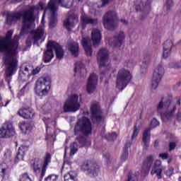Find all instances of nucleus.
I'll return each instance as SVG.
<instances>
[{
	"label": "nucleus",
	"mask_w": 181,
	"mask_h": 181,
	"mask_svg": "<svg viewBox=\"0 0 181 181\" xmlns=\"http://www.w3.org/2000/svg\"><path fill=\"white\" fill-rule=\"evenodd\" d=\"M73 2L74 0H50L45 9V4L40 2L38 6L30 7L29 10L25 11L23 13L22 12L12 13L11 11H5L3 15L6 16V22L7 25H12V23L21 21V18H23V28L20 36L30 33L26 43L27 45H31L32 42L36 43L42 37H45V30L43 29L45 26V15L46 13L49 15V28H54L57 25V5H61L62 8L69 9L73 6ZM39 9L41 11L45 9L41 21L42 25L37 30L32 31V29L35 28V15L39 13Z\"/></svg>",
	"instance_id": "1"
},
{
	"label": "nucleus",
	"mask_w": 181,
	"mask_h": 181,
	"mask_svg": "<svg viewBox=\"0 0 181 181\" xmlns=\"http://www.w3.org/2000/svg\"><path fill=\"white\" fill-rule=\"evenodd\" d=\"M12 31H8L6 37H0V52L6 53L4 58L6 69V80L8 83L11 82V78L13 74L18 71V59H16V53H18V45L19 42V35H16L14 39L11 41L13 35Z\"/></svg>",
	"instance_id": "2"
},
{
	"label": "nucleus",
	"mask_w": 181,
	"mask_h": 181,
	"mask_svg": "<svg viewBox=\"0 0 181 181\" xmlns=\"http://www.w3.org/2000/svg\"><path fill=\"white\" fill-rule=\"evenodd\" d=\"M173 100L172 95H168L157 104L156 111L160 115L163 122H168L172 118L181 122V111L178 110L176 113V103Z\"/></svg>",
	"instance_id": "3"
},
{
	"label": "nucleus",
	"mask_w": 181,
	"mask_h": 181,
	"mask_svg": "<svg viewBox=\"0 0 181 181\" xmlns=\"http://www.w3.org/2000/svg\"><path fill=\"white\" fill-rule=\"evenodd\" d=\"M74 132L75 135L80 136L76 139V141L82 144L83 146L91 145V141L83 137V135H90L93 132V125L90 119L86 117L78 119L74 128Z\"/></svg>",
	"instance_id": "4"
},
{
	"label": "nucleus",
	"mask_w": 181,
	"mask_h": 181,
	"mask_svg": "<svg viewBox=\"0 0 181 181\" xmlns=\"http://www.w3.org/2000/svg\"><path fill=\"white\" fill-rule=\"evenodd\" d=\"M53 50H55L57 59L59 60L63 59L64 52L63 51L62 46L54 41H49L47 45V50L44 54L45 63H50V62H52V59L54 57Z\"/></svg>",
	"instance_id": "5"
},
{
	"label": "nucleus",
	"mask_w": 181,
	"mask_h": 181,
	"mask_svg": "<svg viewBox=\"0 0 181 181\" xmlns=\"http://www.w3.org/2000/svg\"><path fill=\"white\" fill-rule=\"evenodd\" d=\"M132 80V73L131 71L122 68L117 72V79H116V87L118 90L122 91L124 88L129 84Z\"/></svg>",
	"instance_id": "6"
},
{
	"label": "nucleus",
	"mask_w": 181,
	"mask_h": 181,
	"mask_svg": "<svg viewBox=\"0 0 181 181\" xmlns=\"http://www.w3.org/2000/svg\"><path fill=\"white\" fill-rule=\"evenodd\" d=\"M52 81L50 76H44L37 79L35 83V91L37 95H47L50 90Z\"/></svg>",
	"instance_id": "7"
},
{
	"label": "nucleus",
	"mask_w": 181,
	"mask_h": 181,
	"mask_svg": "<svg viewBox=\"0 0 181 181\" xmlns=\"http://www.w3.org/2000/svg\"><path fill=\"white\" fill-rule=\"evenodd\" d=\"M52 162V155L49 153H47L44 160L42 161L40 159H36L33 163V169L35 173H40L41 179H43L46 175V170H47V166H49V163ZM42 170L40 173V165H42Z\"/></svg>",
	"instance_id": "8"
},
{
	"label": "nucleus",
	"mask_w": 181,
	"mask_h": 181,
	"mask_svg": "<svg viewBox=\"0 0 181 181\" xmlns=\"http://www.w3.org/2000/svg\"><path fill=\"white\" fill-rule=\"evenodd\" d=\"M81 105L78 95L73 94L69 96L64 103V112H76L80 110Z\"/></svg>",
	"instance_id": "9"
},
{
	"label": "nucleus",
	"mask_w": 181,
	"mask_h": 181,
	"mask_svg": "<svg viewBox=\"0 0 181 181\" xmlns=\"http://www.w3.org/2000/svg\"><path fill=\"white\" fill-rule=\"evenodd\" d=\"M103 25L108 30H114L118 26V18L115 11H108L103 17Z\"/></svg>",
	"instance_id": "10"
},
{
	"label": "nucleus",
	"mask_w": 181,
	"mask_h": 181,
	"mask_svg": "<svg viewBox=\"0 0 181 181\" xmlns=\"http://www.w3.org/2000/svg\"><path fill=\"white\" fill-rule=\"evenodd\" d=\"M165 74V68L163 67V63H160L154 69L153 73V77L151 80V87L153 90H156V88L158 87L159 83L162 81V78Z\"/></svg>",
	"instance_id": "11"
},
{
	"label": "nucleus",
	"mask_w": 181,
	"mask_h": 181,
	"mask_svg": "<svg viewBox=\"0 0 181 181\" xmlns=\"http://www.w3.org/2000/svg\"><path fill=\"white\" fill-rule=\"evenodd\" d=\"M15 134V127L11 122H4L0 128V138H11Z\"/></svg>",
	"instance_id": "12"
},
{
	"label": "nucleus",
	"mask_w": 181,
	"mask_h": 181,
	"mask_svg": "<svg viewBox=\"0 0 181 181\" xmlns=\"http://www.w3.org/2000/svg\"><path fill=\"white\" fill-rule=\"evenodd\" d=\"M90 111L92 114V121L95 122H103L104 119L103 118V112L98 103H93L90 105Z\"/></svg>",
	"instance_id": "13"
},
{
	"label": "nucleus",
	"mask_w": 181,
	"mask_h": 181,
	"mask_svg": "<svg viewBox=\"0 0 181 181\" xmlns=\"http://www.w3.org/2000/svg\"><path fill=\"white\" fill-rule=\"evenodd\" d=\"M98 63L100 69L107 66V63L110 59V52L107 48H100L97 55Z\"/></svg>",
	"instance_id": "14"
},
{
	"label": "nucleus",
	"mask_w": 181,
	"mask_h": 181,
	"mask_svg": "<svg viewBox=\"0 0 181 181\" xmlns=\"http://www.w3.org/2000/svg\"><path fill=\"white\" fill-rule=\"evenodd\" d=\"M81 170L89 172L93 176H97L100 173V167L88 160L84 161L81 166Z\"/></svg>",
	"instance_id": "15"
},
{
	"label": "nucleus",
	"mask_w": 181,
	"mask_h": 181,
	"mask_svg": "<svg viewBox=\"0 0 181 181\" xmlns=\"http://www.w3.org/2000/svg\"><path fill=\"white\" fill-rule=\"evenodd\" d=\"M98 81V78L95 74H92L90 75L88 83L86 86V91L89 94H93L94 91H95V88H97V83Z\"/></svg>",
	"instance_id": "16"
},
{
	"label": "nucleus",
	"mask_w": 181,
	"mask_h": 181,
	"mask_svg": "<svg viewBox=\"0 0 181 181\" xmlns=\"http://www.w3.org/2000/svg\"><path fill=\"white\" fill-rule=\"evenodd\" d=\"M81 25H79L81 29H85L86 25H92L93 26L98 23V20L97 18H93L91 16L86 15V13H82L81 16Z\"/></svg>",
	"instance_id": "17"
},
{
	"label": "nucleus",
	"mask_w": 181,
	"mask_h": 181,
	"mask_svg": "<svg viewBox=\"0 0 181 181\" xmlns=\"http://www.w3.org/2000/svg\"><path fill=\"white\" fill-rule=\"evenodd\" d=\"M165 167H162V161L160 160H156L153 165V168L151 175H156L158 179H162V172H163Z\"/></svg>",
	"instance_id": "18"
},
{
	"label": "nucleus",
	"mask_w": 181,
	"mask_h": 181,
	"mask_svg": "<svg viewBox=\"0 0 181 181\" xmlns=\"http://www.w3.org/2000/svg\"><path fill=\"white\" fill-rule=\"evenodd\" d=\"M149 2L146 4L145 6L144 4V2H142V0H136V12H139V11L141 12H143L145 15H148L151 11V2H152V0H148Z\"/></svg>",
	"instance_id": "19"
},
{
	"label": "nucleus",
	"mask_w": 181,
	"mask_h": 181,
	"mask_svg": "<svg viewBox=\"0 0 181 181\" xmlns=\"http://www.w3.org/2000/svg\"><path fill=\"white\" fill-rule=\"evenodd\" d=\"M18 115L25 119H31L35 117V112L30 108L23 107L18 111Z\"/></svg>",
	"instance_id": "20"
},
{
	"label": "nucleus",
	"mask_w": 181,
	"mask_h": 181,
	"mask_svg": "<svg viewBox=\"0 0 181 181\" xmlns=\"http://www.w3.org/2000/svg\"><path fill=\"white\" fill-rule=\"evenodd\" d=\"M173 48V41L172 40H167L163 44V56L164 59L169 57L172 54V49Z\"/></svg>",
	"instance_id": "21"
},
{
	"label": "nucleus",
	"mask_w": 181,
	"mask_h": 181,
	"mask_svg": "<svg viewBox=\"0 0 181 181\" xmlns=\"http://www.w3.org/2000/svg\"><path fill=\"white\" fill-rule=\"evenodd\" d=\"M91 39L94 47H98L101 42V31L97 28L92 30Z\"/></svg>",
	"instance_id": "22"
},
{
	"label": "nucleus",
	"mask_w": 181,
	"mask_h": 181,
	"mask_svg": "<svg viewBox=\"0 0 181 181\" xmlns=\"http://www.w3.org/2000/svg\"><path fill=\"white\" fill-rule=\"evenodd\" d=\"M78 22V16L76 15H71L68 18L64 21V26L66 29L70 30L74 27V25Z\"/></svg>",
	"instance_id": "23"
},
{
	"label": "nucleus",
	"mask_w": 181,
	"mask_h": 181,
	"mask_svg": "<svg viewBox=\"0 0 181 181\" xmlns=\"http://www.w3.org/2000/svg\"><path fill=\"white\" fill-rule=\"evenodd\" d=\"M124 39H125V35L124 32L120 31L114 37L112 46L114 47H120L121 45H122V42H124Z\"/></svg>",
	"instance_id": "24"
},
{
	"label": "nucleus",
	"mask_w": 181,
	"mask_h": 181,
	"mask_svg": "<svg viewBox=\"0 0 181 181\" xmlns=\"http://www.w3.org/2000/svg\"><path fill=\"white\" fill-rule=\"evenodd\" d=\"M153 155L146 157L142 165V170L144 172H149V170L153 166Z\"/></svg>",
	"instance_id": "25"
},
{
	"label": "nucleus",
	"mask_w": 181,
	"mask_h": 181,
	"mask_svg": "<svg viewBox=\"0 0 181 181\" xmlns=\"http://www.w3.org/2000/svg\"><path fill=\"white\" fill-rule=\"evenodd\" d=\"M88 37L83 38L81 41V45L84 48V50L87 56H91V54H93V48L91 47V44L88 42Z\"/></svg>",
	"instance_id": "26"
},
{
	"label": "nucleus",
	"mask_w": 181,
	"mask_h": 181,
	"mask_svg": "<svg viewBox=\"0 0 181 181\" xmlns=\"http://www.w3.org/2000/svg\"><path fill=\"white\" fill-rule=\"evenodd\" d=\"M18 127L23 134H29L32 131V123L29 122H21Z\"/></svg>",
	"instance_id": "27"
},
{
	"label": "nucleus",
	"mask_w": 181,
	"mask_h": 181,
	"mask_svg": "<svg viewBox=\"0 0 181 181\" xmlns=\"http://www.w3.org/2000/svg\"><path fill=\"white\" fill-rule=\"evenodd\" d=\"M143 142L144 148L149 146V142H151V129H146L143 133Z\"/></svg>",
	"instance_id": "28"
},
{
	"label": "nucleus",
	"mask_w": 181,
	"mask_h": 181,
	"mask_svg": "<svg viewBox=\"0 0 181 181\" xmlns=\"http://www.w3.org/2000/svg\"><path fill=\"white\" fill-rule=\"evenodd\" d=\"M27 151H29V147H28V146H21L18 148L16 159H18V160H23V156H25Z\"/></svg>",
	"instance_id": "29"
},
{
	"label": "nucleus",
	"mask_w": 181,
	"mask_h": 181,
	"mask_svg": "<svg viewBox=\"0 0 181 181\" xmlns=\"http://www.w3.org/2000/svg\"><path fill=\"white\" fill-rule=\"evenodd\" d=\"M69 49L70 52H71L72 56H74L76 57V56H78V43L77 42H71L69 45Z\"/></svg>",
	"instance_id": "30"
},
{
	"label": "nucleus",
	"mask_w": 181,
	"mask_h": 181,
	"mask_svg": "<svg viewBox=\"0 0 181 181\" xmlns=\"http://www.w3.org/2000/svg\"><path fill=\"white\" fill-rule=\"evenodd\" d=\"M75 73H79L80 74L87 73V70L81 62H78L75 64L74 69Z\"/></svg>",
	"instance_id": "31"
},
{
	"label": "nucleus",
	"mask_w": 181,
	"mask_h": 181,
	"mask_svg": "<svg viewBox=\"0 0 181 181\" xmlns=\"http://www.w3.org/2000/svg\"><path fill=\"white\" fill-rule=\"evenodd\" d=\"M132 143L127 142L124 148L123 153L121 156V160L125 162L128 159V148L131 146Z\"/></svg>",
	"instance_id": "32"
},
{
	"label": "nucleus",
	"mask_w": 181,
	"mask_h": 181,
	"mask_svg": "<svg viewBox=\"0 0 181 181\" xmlns=\"http://www.w3.org/2000/svg\"><path fill=\"white\" fill-rule=\"evenodd\" d=\"M29 71H32V66L27 65L23 66L20 69V76L23 77V76H29Z\"/></svg>",
	"instance_id": "33"
},
{
	"label": "nucleus",
	"mask_w": 181,
	"mask_h": 181,
	"mask_svg": "<svg viewBox=\"0 0 181 181\" xmlns=\"http://www.w3.org/2000/svg\"><path fill=\"white\" fill-rule=\"evenodd\" d=\"M43 121H44V122L45 123V125H46L47 135H48L49 136H53V133H54L53 129H52V128H50L49 126H47L49 122H51L50 119H47V118L45 117L43 119Z\"/></svg>",
	"instance_id": "34"
},
{
	"label": "nucleus",
	"mask_w": 181,
	"mask_h": 181,
	"mask_svg": "<svg viewBox=\"0 0 181 181\" xmlns=\"http://www.w3.org/2000/svg\"><path fill=\"white\" fill-rule=\"evenodd\" d=\"M68 173L64 175V181H76V175L71 171H67Z\"/></svg>",
	"instance_id": "35"
},
{
	"label": "nucleus",
	"mask_w": 181,
	"mask_h": 181,
	"mask_svg": "<svg viewBox=\"0 0 181 181\" xmlns=\"http://www.w3.org/2000/svg\"><path fill=\"white\" fill-rule=\"evenodd\" d=\"M70 149V155L71 156H73V155H74L77 152V151H78V144H77V142L74 141V143H72L71 144Z\"/></svg>",
	"instance_id": "36"
},
{
	"label": "nucleus",
	"mask_w": 181,
	"mask_h": 181,
	"mask_svg": "<svg viewBox=\"0 0 181 181\" xmlns=\"http://www.w3.org/2000/svg\"><path fill=\"white\" fill-rule=\"evenodd\" d=\"M148 66L149 62H148L147 61H143L140 69L141 73H142V74H145V73H146Z\"/></svg>",
	"instance_id": "37"
},
{
	"label": "nucleus",
	"mask_w": 181,
	"mask_h": 181,
	"mask_svg": "<svg viewBox=\"0 0 181 181\" xmlns=\"http://www.w3.org/2000/svg\"><path fill=\"white\" fill-rule=\"evenodd\" d=\"M30 90V84L26 83L20 91L21 95H25Z\"/></svg>",
	"instance_id": "38"
},
{
	"label": "nucleus",
	"mask_w": 181,
	"mask_h": 181,
	"mask_svg": "<svg viewBox=\"0 0 181 181\" xmlns=\"http://www.w3.org/2000/svg\"><path fill=\"white\" fill-rule=\"evenodd\" d=\"M174 5L175 3L173 2V0H166L164 8L167 9V11H169Z\"/></svg>",
	"instance_id": "39"
},
{
	"label": "nucleus",
	"mask_w": 181,
	"mask_h": 181,
	"mask_svg": "<svg viewBox=\"0 0 181 181\" xmlns=\"http://www.w3.org/2000/svg\"><path fill=\"white\" fill-rule=\"evenodd\" d=\"M70 165H71L70 162L64 161L61 173H66V169H70Z\"/></svg>",
	"instance_id": "40"
},
{
	"label": "nucleus",
	"mask_w": 181,
	"mask_h": 181,
	"mask_svg": "<svg viewBox=\"0 0 181 181\" xmlns=\"http://www.w3.org/2000/svg\"><path fill=\"white\" fill-rule=\"evenodd\" d=\"M159 121L156 119V118H153L151 122V128H156V127H159Z\"/></svg>",
	"instance_id": "41"
},
{
	"label": "nucleus",
	"mask_w": 181,
	"mask_h": 181,
	"mask_svg": "<svg viewBox=\"0 0 181 181\" xmlns=\"http://www.w3.org/2000/svg\"><path fill=\"white\" fill-rule=\"evenodd\" d=\"M20 181H32L28 173H24L21 176Z\"/></svg>",
	"instance_id": "42"
},
{
	"label": "nucleus",
	"mask_w": 181,
	"mask_h": 181,
	"mask_svg": "<svg viewBox=\"0 0 181 181\" xmlns=\"http://www.w3.org/2000/svg\"><path fill=\"white\" fill-rule=\"evenodd\" d=\"M57 175H50L45 179V181H57Z\"/></svg>",
	"instance_id": "43"
},
{
	"label": "nucleus",
	"mask_w": 181,
	"mask_h": 181,
	"mask_svg": "<svg viewBox=\"0 0 181 181\" xmlns=\"http://www.w3.org/2000/svg\"><path fill=\"white\" fill-rule=\"evenodd\" d=\"M158 158L165 160V159H169V154L168 153H161L158 155Z\"/></svg>",
	"instance_id": "44"
},
{
	"label": "nucleus",
	"mask_w": 181,
	"mask_h": 181,
	"mask_svg": "<svg viewBox=\"0 0 181 181\" xmlns=\"http://www.w3.org/2000/svg\"><path fill=\"white\" fill-rule=\"evenodd\" d=\"M138 134H139V130H138L136 127H134V129L133 131V134L132 136V141H134V139H135V138L138 136Z\"/></svg>",
	"instance_id": "45"
},
{
	"label": "nucleus",
	"mask_w": 181,
	"mask_h": 181,
	"mask_svg": "<svg viewBox=\"0 0 181 181\" xmlns=\"http://www.w3.org/2000/svg\"><path fill=\"white\" fill-rule=\"evenodd\" d=\"M169 67L170 69H180L181 68V65H179L177 64L171 62L169 64Z\"/></svg>",
	"instance_id": "46"
},
{
	"label": "nucleus",
	"mask_w": 181,
	"mask_h": 181,
	"mask_svg": "<svg viewBox=\"0 0 181 181\" xmlns=\"http://www.w3.org/2000/svg\"><path fill=\"white\" fill-rule=\"evenodd\" d=\"M165 175H166V176H168L169 177H170V176H172V175H173V168H170L168 170H167L165 171Z\"/></svg>",
	"instance_id": "47"
},
{
	"label": "nucleus",
	"mask_w": 181,
	"mask_h": 181,
	"mask_svg": "<svg viewBox=\"0 0 181 181\" xmlns=\"http://www.w3.org/2000/svg\"><path fill=\"white\" fill-rule=\"evenodd\" d=\"M40 67H36L34 69H32V68H31L32 74L36 75V74H38V73H40Z\"/></svg>",
	"instance_id": "48"
},
{
	"label": "nucleus",
	"mask_w": 181,
	"mask_h": 181,
	"mask_svg": "<svg viewBox=\"0 0 181 181\" xmlns=\"http://www.w3.org/2000/svg\"><path fill=\"white\" fill-rule=\"evenodd\" d=\"M109 137L110 139H117V133L112 132V134H109Z\"/></svg>",
	"instance_id": "49"
},
{
	"label": "nucleus",
	"mask_w": 181,
	"mask_h": 181,
	"mask_svg": "<svg viewBox=\"0 0 181 181\" xmlns=\"http://www.w3.org/2000/svg\"><path fill=\"white\" fill-rule=\"evenodd\" d=\"M176 148V144L175 142L170 143V151H173Z\"/></svg>",
	"instance_id": "50"
},
{
	"label": "nucleus",
	"mask_w": 181,
	"mask_h": 181,
	"mask_svg": "<svg viewBox=\"0 0 181 181\" xmlns=\"http://www.w3.org/2000/svg\"><path fill=\"white\" fill-rule=\"evenodd\" d=\"M5 173H6V169L1 168V172H0V176L4 179L5 177Z\"/></svg>",
	"instance_id": "51"
},
{
	"label": "nucleus",
	"mask_w": 181,
	"mask_h": 181,
	"mask_svg": "<svg viewBox=\"0 0 181 181\" xmlns=\"http://www.w3.org/2000/svg\"><path fill=\"white\" fill-rule=\"evenodd\" d=\"M12 156V153L9 151H7L5 153H4V156L6 158H11V156Z\"/></svg>",
	"instance_id": "52"
},
{
	"label": "nucleus",
	"mask_w": 181,
	"mask_h": 181,
	"mask_svg": "<svg viewBox=\"0 0 181 181\" xmlns=\"http://www.w3.org/2000/svg\"><path fill=\"white\" fill-rule=\"evenodd\" d=\"M110 0H102V6H104V5H107Z\"/></svg>",
	"instance_id": "53"
},
{
	"label": "nucleus",
	"mask_w": 181,
	"mask_h": 181,
	"mask_svg": "<svg viewBox=\"0 0 181 181\" xmlns=\"http://www.w3.org/2000/svg\"><path fill=\"white\" fill-rule=\"evenodd\" d=\"M120 22L122 23V25H128V21L124 19L120 20Z\"/></svg>",
	"instance_id": "54"
},
{
	"label": "nucleus",
	"mask_w": 181,
	"mask_h": 181,
	"mask_svg": "<svg viewBox=\"0 0 181 181\" xmlns=\"http://www.w3.org/2000/svg\"><path fill=\"white\" fill-rule=\"evenodd\" d=\"M105 159H106L107 162H108V160L110 159V156H103Z\"/></svg>",
	"instance_id": "55"
},
{
	"label": "nucleus",
	"mask_w": 181,
	"mask_h": 181,
	"mask_svg": "<svg viewBox=\"0 0 181 181\" xmlns=\"http://www.w3.org/2000/svg\"><path fill=\"white\" fill-rule=\"evenodd\" d=\"M9 103H11V100H7L6 104L4 105V107H6L9 104Z\"/></svg>",
	"instance_id": "56"
},
{
	"label": "nucleus",
	"mask_w": 181,
	"mask_h": 181,
	"mask_svg": "<svg viewBox=\"0 0 181 181\" xmlns=\"http://www.w3.org/2000/svg\"><path fill=\"white\" fill-rule=\"evenodd\" d=\"M170 162H172V158H169V159L168 160V163H170Z\"/></svg>",
	"instance_id": "57"
},
{
	"label": "nucleus",
	"mask_w": 181,
	"mask_h": 181,
	"mask_svg": "<svg viewBox=\"0 0 181 181\" xmlns=\"http://www.w3.org/2000/svg\"><path fill=\"white\" fill-rule=\"evenodd\" d=\"M178 181H181V176L178 177Z\"/></svg>",
	"instance_id": "58"
},
{
	"label": "nucleus",
	"mask_w": 181,
	"mask_h": 181,
	"mask_svg": "<svg viewBox=\"0 0 181 181\" xmlns=\"http://www.w3.org/2000/svg\"><path fill=\"white\" fill-rule=\"evenodd\" d=\"M1 100H2V96L0 94V101H1Z\"/></svg>",
	"instance_id": "59"
},
{
	"label": "nucleus",
	"mask_w": 181,
	"mask_h": 181,
	"mask_svg": "<svg viewBox=\"0 0 181 181\" xmlns=\"http://www.w3.org/2000/svg\"><path fill=\"white\" fill-rule=\"evenodd\" d=\"M178 104L179 105H180V100H178Z\"/></svg>",
	"instance_id": "60"
},
{
	"label": "nucleus",
	"mask_w": 181,
	"mask_h": 181,
	"mask_svg": "<svg viewBox=\"0 0 181 181\" xmlns=\"http://www.w3.org/2000/svg\"><path fill=\"white\" fill-rule=\"evenodd\" d=\"M113 71V73H115V71H115V69H113V71Z\"/></svg>",
	"instance_id": "61"
},
{
	"label": "nucleus",
	"mask_w": 181,
	"mask_h": 181,
	"mask_svg": "<svg viewBox=\"0 0 181 181\" xmlns=\"http://www.w3.org/2000/svg\"><path fill=\"white\" fill-rule=\"evenodd\" d=\"M157 142H158V141H156V142H155V146H156Z\"/></svg>",
	"instance_id": "62"
},
{
	"label": "nucleus",
	"mask_w": 181,
	"mask_h": 181,
	"mask_svg": "<svg viewBox=\"0 0 181 181\" xmlns=\"http://www.w3.org/2000/svg\"><path fill=\"white\" fill-rule=\"evenodd\" d=\"M1 168H2V165H0V169H1Z\"/></svg>",
	"instance_id": "63"
},
{
	"label": "nucleus",
	"mask_w": 181,
	"mask_h": 181,
	"mask_svg": "<svg viewBox=\"0 0 181 181\" xmlns=\"http://www.w3.org/2000/svg\"><path fill=\"white\" fill-rule=\"evenodd\" d=\"M43 108H45V106H43Z\"/></svg>",
	"instance_id": "64"
}]
</instances>
